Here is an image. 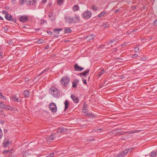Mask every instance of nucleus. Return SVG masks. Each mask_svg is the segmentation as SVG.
<instances>
[{"instance_id": "nucleus-46", "label": "nucleus", "mask_w": 157, "mask_h": 157, "mask_svg": "<svg viewBox=\"0 0 157 157\" xmlns=\"http://www.w3.org/2000/svg\"><path fill=\"white\" fill-rule=\"evenodd\" d=\"M49 70L48 68L45 69L42 72L40 73V75H41L42 74H43V73H44V72L46 71H48V70Z\"/></svg>"}, {"instance_id": "nucleus-54", "label": "nucleus", "mask_w": 157, "mask_h": 157, "mask_svg": "<svg viewBox=\"0 0 157 157\" xmlns=\"http://www.w3.org/2000/svg\"><path fill=\"white\" fill-rule=\"evenodd\" d=\"M0 98L3 99V100H6V97L3 95Z\"/></svg>"}, {"instance_id": "nucleus-61", "label": "nucleus", "mask_w": 157, "mask_h": 157, "mask_svg": "<svg viewBox=\"0 0 157 157\" xmlns=\"http://www.w3.org/2000/svg\"><path fill=\"white\" fill-rule=\"evenodd\" d=\"M3 54L2 52H1L0 53V58H2V56Z\"/></svg>"}, {"instance_id": "nucleus-33", "label": "nucleus", "mask_w": 157, "mask_h": 157, "mask_svg": "<svg viewBox=\"0 0 157 157\" xmlns=\"http://www.w3.org/2000/svg\"><path fill=\"white\" fill-rule=\"evenodd\" d=\"M63 0H57V3L59 5L62 4Z\"/></svg>"}, {"instance_id": "nucleus-12", "label": "nucleus", "mask_w": 157, "mask_h": 157, "mask_svg": "<svg viewBox=\"0 0 157 157\" xmlns=\"http://www.w3.org/2000/svg\"><path fill=\"white\" fill-rule=\"evenodd\" d=\"M74 67L75 71H81L84 69V68L79 66L77 64L74 65Z\"/></svg>"}, {"instance_id": "nucleus-29", "label": "nucleus", "mask_w": 157, "mask_h": 157, "mask_svg": "<svg viewBox=\"0 0 157 157\" xmlns=\"http://www.w3.org/2000/svg\"><path fill=\"white\" fill-rule=\"evenodd\" d=\"M63 30V29L61 28L56 29H54L53 31L55 33L56 32H58L59 31H61Z\"/></svg>"}, {"instance_id": "nucleus-50", "label": "nucleus", "mask_w": 157, "mask_h": 157, "mask_svg": "<svg viewBox=\"0 0 157 157\" xmlns=\"http://www.w3.org/2000/svg\"><path fill=\"white\" fill-rule=\"evenodd\" d=\"M124 155H125L122 152V153H120L119 156H117V157H123Z\"/></svg>"}, {"instance_id": "nucleus-11", "label": "nucleus", "mask_w": 157, "mask_h": 157, "mask_svg": "<svg viewBox=\"0 0 157 157\" xmlns=\"http://www.w3.org/2000/svg\"><path fill=\"white\" fill-rule=\"evenodd\" d=\"M11 143V141H8L7 140H5L3 143V147L4 148L8 147Z\"/></svg>"}, {"instance_id": "nucleus-24", "label": "nucleus", "mask_w": 157, "mask_h": 157, "mask_svg": "<svg viewBox=\"0 0 157 157\" xmlns=\"http://www.w3.org/2000/svg\"><path fill=\"white\" fill-rule=\"evenodd\" d=\"M106 13V12L105 11H103L102 12H101L98 15V18H99L103 16Z\"/></svg>"}, {"instance_id": "nucleus-64", "label": "nucleus", "mask_w": 157, "mask_h": 157, "mask_svg": "<svg viewBox=\"0 0 157 157\" xmlns=\"http://www.w3.org/2000/svg\"><path fill=\"white\" fill-rule=\"evenodd\" d=\"M136 6H133L132 7V9L134 10H135V9H136Z\"/></svg>"}, {"instance_id": "nucleus-31", "label": "nucleus", "mask_w": 157, "mask_h": 157, "mask_svg": "<svg viewBox=\"0 0 157 157\" xmlns=\"http://www.w3.org/2000/svg\"><path fill=\"white\" fill-rule=\"evenodd\" d=\"M129 151V149H126L124 151H122V153H124V155H125V154L128 153Z\"/></svg>"}, {"instance_id": "nucleus-49", "label": "nucleus", "mask_w": 157, "mask_h": 157, "mask_svg": "<svg viewBox=\"0 0 157 157\" xmlns=\"http://www.w3.org/2000/svg\"><path fill=\"white\" fill-rule=\"evenodd\" d=\"M0 115L2 116H5V114H4L3 112L1 110H0Z\"/></svg>"}, {"instance_id": "nucleus-1", "label": "nucleus", "mask_w": 157, "mask_h": 157, "mask_svg": "<svg viewBox=\"0 0 157 157\" xmlns=\"http://www.w3.org/2000/svg\"><path fill=\"white\" fill-rule=\"evenodd\" d=\"M49 91L54 97H56L59 96L60 92L58 89L52 87L49 90Z\"/></svg>"}, {"instance_id": "nucleus-37", "label": "nucleus", "mask_w": 157, "mask_h": 157, "mask_svg": "<svg viewBox=\"0 0 157 157\" xmlns=\"http://www.w3.org/2000/svg\"><path fill=\"white\" fill-rule=\"evenodd\" d=\"M114 131L116 132H121V129L120 128H117L115 129Z\"/></svg>"}, {"instance_id": "nucleus-5", "label": "nucleus", "mask_w": 157, "mask_h": 157, "mask_svg": "<svg viewBox=\"0 0 157 157\" xmlns=\"http://www.w3.org/2000/svg\"><path fill=\"white\" fill-rule=\"evenodd\" d=\"M92 15V13L89 11H85L82 14V16L83 18L85 19H88L91 17Z\"/></svg>"}, {"instance_id": "nucleus-47", "label": "nucleus", "mask_w": 157, "mask_h": 157, "mask_svg": "<svg viewBox=\"0 0 157 157\" xmlns=\"http://www.w3.org/2000/svg\"><path fill=\"white\" fill-rule=\"evenodd\" d=\"M10 151L9 150H7L6 151H3V153L4 154H6L7 153H8V152L10 153Z\"/></svg>"}, {"instance_id": "nucleus-30", "label": "nucleus", "mask_w": 157, "mask_h": 157, "mask_svg": "<svg viewBox=\"0 0 157 157\" xmlns=\"http://www.w3.org/2000/svg\"><path fill=\"white\" fill-rule=\"evenodd\" d=\"M92 9L94 11L97 10L98 9V8L97 7L93 5L91 6Z\"/></svg>"}, {"instance_id": "nucleus-35", "label": "nucleus", "mask_w": 157, "mask_h": 157, "mask_svg": "<svg viewBox=\"0 0 157 157\" xmlns=\"http://www.w3.org/2000/svg\"><path fill=\"white\" fill-rule=\"evenodd\" d=\"M54 153H52L48 154L47 157H53L54 156Z\"/></svg>"}, {"instance_id": "nucleus-55", "label": "nucleus", "mask_w": 157, "mask_h": 157, "mask_svg": "<svg viewBox=\"0 0 157 157\" xmlns=\"http://www.w3.org/2000/svg\"><path fill=\"white\" fill-rule=\"evenodd\" d=\"M127 133L128 134H132L134 133L133 131H128L127 132Z\"/></svg>"}, {"instance_id": "nucleus-25", "label": "nucleus", "mask_w": 157, "mask_h": 157, "mask_svg": "<svg viewBox=\"0 0 157 157\" xmlns=\"http://www.w3.org/2000/svg\"><path fill=\"white\" fill-rule=\"evenodd\" d=\"M116 41V39H113L109 40L107 41V43L108 44H110L113 43H114V42H115Z\"/></svg>"}, {"instance_id": "nucleus-10", "label": "nucleus", "mask_w": 157, "mask_h": 157, "mask_svg": "<svg viewBox=\"0 0 157 157\" xmlns=\"http://www.w3.org/2000/svg\"><path fill=\"white\" fill-rule=\"evenodd\" d=\"M22 154L23 157H33V155H31L27 151H24Z\"/></svg>"}, {"instance_id": "nucleus-48", "label": "nucleus", "mask_w": 157, "mask_h": 157, "mask_svg": "<svg viewBox=\"0 0 157 157\" xmlns=\"http://www.w3.org/2000/svg\"><path fill=\"white\" fill-rule=\"evenodd\" d=\"M47 33L50 35H52L53 33V32L51 31H50L49 30H47Z\"/></svg>"}, {"instance_id": "nucleus-20", "label": "nucleus", "mask_w": 157, "mask_h": 157, "mask_svg": "<svg viewBox=\"0 0 157 157\" xmlns=\"http://www.w3.org/2000/svg\"><path fill=\"white\" fill-rule=\"evenodd\" d=\"M79 81L76 80L75 81H73L72 82V87L74 88H76L77 86V84L78 82Z\"/></svg>"}, {"instance_id": "nucleus-8", "label": "nucleus", "mask_w": 157, "mask_h": 157, "mask_svg": "<svg viewBox=\"0 0 157 157\" xmlns=\"http://www.w3.org/2000/svg\"><path fill=\"white\" fill-rule=\"evenodd\" d=\"M11 98L12 101L14 102H19L22 101L21 99L17 98L16 96L15 95L12 96Z\"/></svg>"}, {"instance_id": "nucleus-22", "label": "nucleus", "mask_w": 157, "mask_h": 157, "mask_svg": "<svg viewBox=\"0 0 157 157\" xmlns=\"http://www.w3.org/2000/svg\"><path fill=\"white\" fill-rule=\"evenodd\" d=\"M69 102L67 100H66L64 102L65 105V109L64 111H65L68 108V105H69Z\"/></svg>"}, {"instance_id": "nucleus-38", "label": "nucleus", "mask_w": 157, "mask_h": 157, "mask_svg": "<svg viewBox=\"0 0 157 157\" xmlns=\"http://www.w3.org/2000/svg\"><path fill=\"white\" fill-rule=\"evenodd\" d=\"M26 1V0H20L19 1L20 4L22 5Z\"/></svg>"}, {"instance_id": "nucleus-43", "label": "nucleus", "mask_w": 157, "mask_h": 157, "mask_svg": "<svg viewBox=\"0 0 157 157\" xmlns=\"http://www.w3.org/2000/svg\"><path fill=\"white\" fill-rule=\"evenodd\" d=\"M153 24L154 26H157V19L154 21Z\"/></svg>"}, {"instance_id": "nucleus-40", "label": "nucleus", "mask_w": 157, "mask_h": 157, "mask_svg": "<svg viewBox=\"0 0 157 157\" xmlns=\"http://www.w3.org/2000/svg\"><path fill=\"white\" fill-rule=\"evenodd\" d=\"M36 0H31V5L33 6L36 3Z\"/></svg>"}, {"instance_id": "nucleus-51", "label": "nucleus", "mask_w": 157, "mask_h": 157, "mask_svg": "<svg viewBox=\"0 0 157 157\" xmlns=\"http://www.w3.org/2000/svg\"><path fill=\"white\" fill-rule=\"evenodd\" d=\"M82 81L83 82V83L84 84H85L86 85L87 84L86 80L85 79H84V78H82Z\"/></svg>"}, {"instance_id": "nucleus-16", "label": "nucleus", "mask_w": 157, "mask_h": 157, "mask_svg": "<svg viewBox=\"0 0 157 157\" xmlns=\"http://www.w3.org/2000/svg\"><path fill=\"white\" fill-rule=\"evenodd\" d=\"M95 36L94 35L92 34L85 37V38L86 39V40L88 41H89L90 40H92L94 38Z\"/></svg>"}, {"instance_id": "nucleus-14", "label": "nucleus", "mask_w": 157, "mask_h": 157, "mask_svg": "<svg viewBox=\"0 0 157 157\" xmlns=\"http://www.w3.org/2000/svg\"><path fill=\"white\" fill-rule=\"evenodd\" d=\"M64 19L66 22L68 23L69 24L72 23V18L67 16L65 17Z\"/></svg>"}, {"instance_id": "nucleus-63", "label": "nucleus", "mask_w": 157, "mask_h": 157, "mask_svg": "<svg viewBox=\"0 0 157 157\" xmlns=\"http://www.w3.org/2000/svg\"><path fill=\"white\" fill-rule=\"evenodd\" d=\"M120 10V9H117L115 11V13H116L118 12H119V11Z\"/></svg>"}, {"instance_id": "nucleus-3", "label": "nucleus", "mask_w": 157, "mask_h": 157, "mask_svg": "<svg viewBox=\"0 0 157 157\" xmlns=\"http://www.w3.org/2000/svg\"><path fill=\"white\" fill-rule=\"evenodd\" d=\"M49 107L52 112L55 113L57 111L56 106L54 103L52 102L50 103L49 105Z\"/></svg>"}, {"instance_id": "nucleus-60", "label": "nucleus", "mask_w": 157, "mask_h": 157, "mask_svg": "<svg viewBox=\"0 0 157 157\" xmlns=\"http://www.w3.org/2000/svg\"><path fill=\"white\" fill-rule=\"evenodd\" d=\"M100 72L103 74L105 72V71L104 70V69H102Z\"/></svg>"}, {"instance_id": "nucleus-52", "label": "nucleus", "mask_w": 157, "mask_h": 157, "mask_svg": "<svg viewBox=\"0 0 157 157\" xmlns=\"http://www.w3.org/2000/svg\"><path fill=\"white\" fill-rule=\"evenodd\" d=\"M46 22V21L45 20H43V19H42V20H41V23H40V24H41V25H42V24H43L44 22Z\"/></svg>"}, {"instance_id": "nucleus-32", "label": "nucleus", "mask_w": 157, "mask_h": 157, "mask_svg": "<svg viewBox=\"0 0 157 157\" xmlns=\"http://www.w3.org/2000/svg\"><path fill=\"white\" fill-rule=\"evenodd\" d=\"M37 42L38 44H42L44 42V40L43 39H40L37 40Z\"/></svg>"}, {"instance_id": "nucleus-36", "label": "nucleus", "mask_w": 157, "mask_h": 157, "mask_svg": "<svg viewBox=\"0 0 157 157\" xmlns=\"http://www.w3.org/2000/svg\"><path fill=\"white\" fill-rule=\"evenodd\" d=\"M109 24L108 23H105L102 25V26L105 28H107L109 27Z\"/></svg>"}, {"instance_id": "nucleus-57", "label": "nucleus", "mask_w": 157, "mask_h": 157, "mask_svg": "<svg viewBox=\"0 0 157 157\" xmlns=\"http://www.w3.org/2000/svg\"><path fill=\"white\" fill-rule=\"evenodd\" d=\"M47 0H42L41 2V3L42 4L45 3L46 2Z\"/></svg>"}, {"instance_id": "nucleus-27", "label": "nucleus", "mask_w": 157, "mask_h": 157, "mask_svg": "<svg viewBox=\"0 0 157 157\" xmlns=\"http://www.w3.org/2000/svg\"><path fill=\"white\" fill-rule=\"evenodd\" d=\"M6 105L0 101V107L4 109L5 108Z\"/></svg>"}, {"instance_id": "nucleus-34", "label": "nucleus", "mask_w": 157, "mask_h": 157, "mask_svg": "<svg viewBox=\"0 0 157 157\" xmlns=\"http://www.w3.org/2000/svg\"><path fill=\"white\" fill-rule=\"evenodd\" d=\"M134 51L135 52H140V48L138 47H136L134 49Z\"/></svg>"}, {"instance_id": "nucleus-62", "label": "nucleus", "mask_w": 157, "mask_h": 157, "mask_svg": "<svg viewBox=\"0 0 157 157\" xmlns=\"http://www.w3.org/2000/svg\"><path fill=\"white\" fill-rule=\"evenodd\" d=\"M87 115H88V116H91V117L93 116H92L93 114L92 113H88Z\"/></svg>"}, {"instance_id": "nucleus-28", "label": "nucleus", "mask_w": 157, "mask_h": 157, "mask_svg": "<svg viewBox=\"0 0 157 157\" xmlns=\"http://www.w3.org/2000/svg\"><path fill=\"white\" fill-rule=\"evenodd\" d=\"M60 128L62 132H66L67 131V129L66 128H64L63 127H60Z\"/></svg>"}, {"instance_id": "nucleus-44", "label": "nucleus", "mask_w": 157, "mask_h": 157, "mask_svg": "<svg viewBox=\"0 0 157 157\" xmlns=\"http://www.w3.org/2000/svg\"><path fill=\"white\" fill-rule=\"evenodd\" d=\"M57 133H62L61 132V130L60 128H58L57 129Z\"/></svg>"}, {"instance_id": "nucleus-4", "label": "nucleus", "mask_w": 157, "mask_h": 157, "mask_svg": "<svg viewBox=\"0 0 157 157\" xmlns=\"http://www.w3.org/2000/svg\"><path fill=\"white\" fill-rule=\"evenodd\" d=\"M18 19L20 21L23 23L26 22L28 20V18L26 15L19 16Z\"/></svg>"}, {"instance_id": "nucleus-45", "label": "nucleus", "mask_w": 157, "mask_h": 157, "mask_svg": "<svg viewBox=\"0 0 157 157\" xmlns=\"http://www.w3.org/2000/svg\"><path fill=\"white\" fill-rule=\"evenodd\" d=\"M3 133L2 131L0 128V139L2 138V136Z\"/></svg>"}, {"instance_id": "nucleus-39", "label": "nucleus", "mask_w": 157, "mask_h": 157, "mask_svg": "<svg viewBox=\"0 0 157 157\" xmlns=\"http://www.w3.org/2000/svg\"><path fill=\"white\" fill-rule=\"evenodd\" d=\"M5 108H4V109H8V110H11V107L10 106L6 105V106H5Z\"/></svg>"}, {"instance_id": "nucleus-23", "label": "nucleus", "mask_w": 157, "mask_h": 157, "mask_svg": "<svg viewBox=\"0 0 157 157\" xmlns=\"http://www.w3.org/2000/svg\"><path fill=\"white\" fill-rule=\"evenodd\" d=\"M83 112H86V111L87 110V109H86V108H87V104L84 102L83 105Z\"/></svg>"}, {"instance_id": "nucleus-41", "label": "nucleus", "mask_w": 157, "mask_h": 157, "mask_svg": "<svg viewBox=\"0 0 157 157\" xmlns=\"http://www.w3.org/2000/svg\"><path fill=\"white\" fill-rule=\"evenodd\" d=\"M2 14H5V15H8L9 13L6 11L4 10L2 12Z\"/></svg>"}, {"instance_id": "nucleus-59", "label": "nucleus", "mask_w": 157, "mask_h": 157, "mask_svg": "<svg viewBox=\"0 0 157 157\" xmlns=\"http://www.w3.org/2000/svg\"><path fill=\"white\" fill-rule=\"evenodd\" d=\"M135 149V147H132L128 149H129V151H131Z\"/></svg>"}, {"instance_id": "nucleus-6", "label": "nucleus", "mask_w": 157, "mask_h": 157, "mask_svg": "<svg viewBox=\"0 0 157 157\" xmlns=\"http://www.w3.org/2000/svg\"><path fill=\"white\" fill-rule=\"evenodd\" d=\"M5 18L8 21H11L14 23H16V19L13 18L12 16L10 14L5 15Z\"/></svg>"}, {"instance_id": "nucleus-56", "label": "nucleus", "mask_w": 157, "mask_h": 157, "mask_svg": "<svg viewBox=\"0 0 157 157\" xmlns=\"http://www.w3.org/2000/svg\"><path fill=\"white\" fill-rule=\"evenodd\" d=\"M138 56V55L137 54H135L133 55L132 57V58H135V57H137Z\"/></svg>"}, {"instance_id": "nucleus-15", "label": "nucleus", "mask_w": 157, "mask_h": 157, "mask_svg": "<svg viewBox=\"0 0 157 157\" xmlns=\"http://www.w3.org/2000/svg\"><path fill=\"white\" fill-rule=\"evenodd\" d=\"M30 92L28 90H25L23 92V94L25 97H28L30 95Z\"/></svg>"}, {"instance_id": "nucleus-9", "label": "nucleus", "mask_w": 157, "mask_h": 157, "mask_svg": "<svg viewBox=\"0 0 157 157\" xmlns=\"http://www.w3.org/2000/svg\"><path fill=\"white\" fill-rule=\"evenodd\" d=\"M56 134L55 133H52L51 134V136H47V137L45 138L47 140L50 141L51 140H53L56 138Z\"/></svg>"}, {"instance_id": "nucleus-19", "label": "nucleus", "mask_w": 157, "mask_h": 157, "mask_svg": "<svg viewBox=\"0 0 157 157\" xmlns=\"http://www.w3.org/2000/svg\"><path fill=\"white\" fill-rule=\"evenodd\" d=\"M157 155V150H155L150 153V156L151 157H155Z\"/></svg>"}, {"instance_id": "nucleus-53", "label": "nucleus", "mask_w": 157, "mask_h": 157, "mask_svg": "<svg viewBox=\"0 0 157 157\" xmlns=\"http://www.w3.org/2000/svg\"><path fill=\"white\" fill-rule=\"evenodd\" d=\"M133 131V132H134V133H136V132H140L141 131V130H134V131Z\"/></svg>"}, {"instance_id": "nucleus-58", "label": "nucleus", "mask_w": 157, "mask_h": 157, "mask_svg": "<svg viewBox=\"0 0 157 157\" xmlns=\"http://www.w3.org/2000/svg\"><path fill=\"white\" fill-rule=\"evenodd\" d=\"M8 29L6 27H5L4 28V30L5 31H8Z\"/></svg>"}, {"instance_id": "nucleus-18", "label": "nucleus", "mask_w": 157, "mask_h": 157, "mask_svg": "<svg viewBox=\"0 0 157 157\" xmlns=\"http://www.w3.org/2000/svg\"><path fill=\"white\" fill-rule=\"evenodd\" d=\"M90 71V70L87 69L86 71H84L83 72L80 73V76H81L82 75L84 76H85L86 74L89 73Z\"/></svg>"}, {"instance_id": "nucleus-42", "label": "nucleus", "mask_w": 157, "mask_h": 157, "mask_svg": "<svg viewBox=\"0 0 157 157\" xmlns=\"http://www.w3.org/2000/svg\"><path fill=\"white\" fill-rule=\"evenodd\" d=\"M7 42L9 45H11L13 43V41L12 40H8Z\"/></svg>"}, {"instance_id": "nucleus-17", "label": "nucleus", "mask_w": 157, "mask_h": 157, "mask_svg": "<svg viewBox=\"0 0 157 157\" xmlns=\"http://www.w3.org/2000/svg\"><path fill=\"white\" fill-rule=\"evenodd\" d=\"M48 16L50 18L49 19L53 21H54L53 19L54 17L53 13L52 11L49 12L48 13Z\"/></svg>"}, {"instance_id": "nucleus-2", "label": "nucleus", "mask_w": 157, "mask_h": 157, "mask_svg": "<svg viewBox=\"0 0 157 157\" xmlns=\"http://www.w3.org/2000/svg\"><path fill=\"white\" fill-rule=\"evenodd\" d=\"M70 78L67 77H63L60 80V82L62 85L66 87L69 84Z\"/></svg>"}, {"instance_id": "nucleus-26", "label": "nucleus", "mask_w": 157, "mask_h": 157, "mask_svg": "<svg viewBox=\"0 0 157 157\" xmlns=\"http://www.w3.org/2000/svg\"><path fill=\"white\" fill-rule=\"evenodd\" d=\"M73 9L74 11H77L79 9V7L78 5H75L73 7Z\"/></svg>"}, {"instance_id": "nucleus-7", "label": "nucleus", "mask_w": 157, "mask_h": 157, "mask_svg": "<svg viewBox=\"0 0 157 157\" xmlns=\"http://www.w3.org/2000/svg\"><path fill=\"white\" fill-rule=\"evenodd\" d=\"M80 17L78 15H75L74 17L72 18V23H75L80 21Z\"/></svg>"}, {"instance_id": "nucleus-13", "label": "nucleus", "mask_w": 157, "mask_h": 157, "mask_svg": "<svg viewBox=\"0 0 157 157\" xmlns=\"http://www.w3.org/2000/svg\"><path fill=\"white\" fill-rule=\"evenodd\" d=\"M71 98L75 103H76L78 102L79 99L77 97L74 95H71Z\"/></svg>"}, {"instance_id": "nucleus-21", "label": "nucleus", "mask_w": 157, "mask_h": 157, "mask_svg": "<svg viewBox=\"0 0 157 157\" xmlns=\"http://www.w3.org/2000/svg\"><path fill=\"white\" fill-rule=\"evenodd\" d=\"M65 29L64 30V32L65 33H69L71 32L72 30L71 29L68 28H65Z\"/></svg>"}]
</instances>
